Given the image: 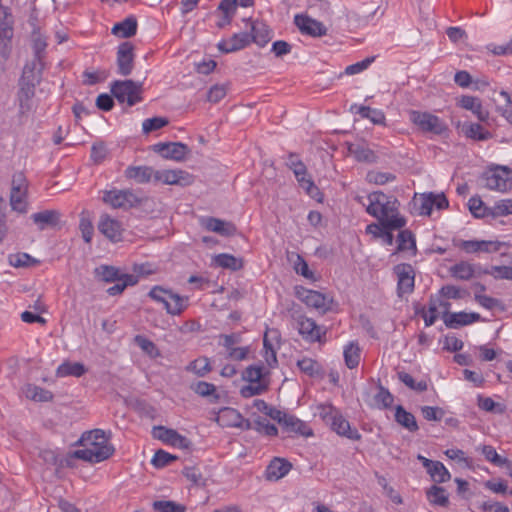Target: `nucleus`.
<instances>
[{
    "label": "nucleus",
    "instance_id": "nucleus-1",
    "mask_svg": "<svg viewBox=\"0 0 512 512\" xmlns=\"http://www.w3.org/2000/svg\"><path fill=\"white\" fill-rule=\"evenodd\" d=\"M366 212L377 218L384 228L401 229L406 225L404 217L398 214V201L381 191L368 195Z\"/></svg>",
    "mask_w": 512,
    "mask_h": 512
},
{
    "label": "nucleus",
    "instance_id": "nucleus-2",
    "mask_svg": "<svg viewBox=\"0 0 512 512\" xmlns=\"http://www.w3.org/2000/svg\"><path fill=\"white\" fill-rule=\"evenodd\" d=\"M124 175L137 184L148 183L151 180L168 185L188 186L193 183V177L182 170H154L150 166L139 165L126 168Z\"/></svg>",
    "mask_w": 512,
    "mask_h": 512
},
{
    "label": "nucleus",
    "instance_id": "nucleus-3",
    "mask_svg": "<svg viewBox=\"0 0 512 512\" xmlns=\"http://www.w3.org/2000/svg\"><path fill=\"white\" fill-rule=\"evenodd\" d=\"M80 442H85L89 447L74 451L71 457L91 463H99L108 459L114 453V447L108 443V438L101 429L83 433Z\"/></svg>",
    "mask_w": 512,
    "mask_h": 512
},
{
    "label": "nucleus",
    "instance_id": "nucleus-4",
    "mask_svg": "<svg viewBox=\"0 0 512 512\" xmlns=\"http://www.w3.org/2000/svg\"><path fill=\"white\" fill-rule=\"evenodd\" d=\"M148 197L132 189L103 191L102 201L114 209L128 210L147 202Z\"/></svg>",
    "mask_w": 512,
    "mask_h": 512
},
{
    "label": "nucleus",
    "instance_id": "nucleus-5",
    "mask_svg": "<svg viewBox=\"0 0 512 512\" xmlns=\"http://www.w3.org/2000/svg\"><path fill=\"white\" fill-rule=\"evenodd\" d=\"M111 94L119 103H127L129 107L142 101L143 83L133 80H116L110 85Z\"/></svg>",
    "mask_w": 512,
    "mask_h": 512
},
{
    "label": "nucleus",
    "instance_id": "nucleus-6",
    "mask_svg": "<svg viewBox=\"0 0 512 512\" xmlns=\"http://www.w3.org/2000/svg\"><path fill=\"white\" fill-rule=\"evenodd\" d=\"M410 120L424 133L442 135L448 131L446 123L429 112L413 110L410 112Z\"/></svg>",
    "mask_w": 512,
    "mask_h": 512
},
{
    "label": "nucleus",
    "instance_id": "nucleus-7",
    "mask_svg": "<svg viewBox=\"0 0 512 512\" xmlns=\"http://www.w3.org/2000/svg\"><path fill=\"white\" fill-rule=\"evenodd\" d=\"M483 180L488 189L507 191L512 186V169L496 165L484 172Z\"/></svg>",
    "mask_w": 512,
    "mask_h": 512
},
{
    "label": "nucleus",
    "instance_id": "nucleus-8",
    "mask_svg": "<svg viewBox=\"0 0 512 512\" xmlns=\"http://www.w3.org/2000/svg\"><path fill=\"white\" fill-rule=\"evenodd\" d=\"M296 296L308 307L314 308L322 315L333 309V298L319 291L306 289L304 287H297Z\"/></svg>",
    "mask_w": 512,
    "mask_h": 512
},
{
    "label": "nucleus",
    "instance_id": "nucleus-9",
    "mask_svg": "<svg viewBox=\"0 0 512 512\" xmlns=\"http://www.w3.org/2000/svg\"><path fill=\"white\" fill-rule=\"evenodd\" d=\"M149 149L167 160H184L190 157L189 147L181 142H160L150 146Z\"/></svg>",
    "mask_w": 512,
    "mask_h": 512
},
{
    "label": "nucleus",
    "instance_id": "nucleus-10",
    "mask_svg": "<svg viewBox=\"0 0 512 512\" xmlns=\"http://www.w3.org/2000/svg\"><path fill=\"white\" fill-rule=\"evenodd\" d=\"M296 321L298 332L305 341L309 343L323 341V338L326 335V330L317 325L313 319L300 315Z\"/></svg>",
    "mask_w": 512,
    "mask_h": 512
},
{
    "label": "nucleus",
    "instance_id": "nucleus-11",
    "mask_svg": "<svg viewBox=\"0 0 512 512\" xmlns=\"http://www.w3.org/2000/svg\"><path fill=\"white\" fill-rule=\"evenodd\" d=\"M135 46L129 42H122L118 48L116 53V64H117V72L121 76H128L132 73L134 68V54Z\"/></svg>",
    "mask_w": 512,
    "mask_h": 512
},
{
    "label": "nucleus",
    "instance_id": "nucleus-12",
    "mask_svg": "<svg viewBox=\"0 0 512 512\" xmlns=\"http://www.w3.org/2000/svg\"><path fill=\"white\" fill-rule=\"evenodd\" d=\"M394 273L397 275V293L398 296L410 294L414 290L415 272L411 264L401 263L394 267Z\"/></svg>",
    "mask_w": 512,
    "mask_h": 512
},
{
    "label": "nucleus",
    "instance_id": "nucleus-13",
    "mask_svg": "<svg viewBox=\"0 0 512 512\" xmlns=\"http://www.w3.org/2000/svg\"><path fill=\"white\" fill-rule=\"evenodd\" d=\"M290 169L293 170L299 185L313 199L321 200V193L312 179L307 176V170L303 162H291Z\"/></svg>",
    "mask_w": 512,
    "mask_h": 512
},
{
    "label": "nucleus",
    "instance_id": "nucleus-14",
    "mask_svg": "<svg viewBox=\"0 0 512 512\" xmlns=\"http://www.w3.org/2000/svg\"><path fill=\"white\" fill-rule=\"evenodd\" d=\"M294 23L302 34L309 35L311 37H321L327 34V28L325 25L308 15H296Z\"/></svg>",
    "mask_w": 512,
    "mask_h": 512
},
{
    "label": "nucleus",
    "instance_id": "nucleus-15",
    "mask_svg": "<svg viewBox=\"0 0 512 512\" xmlns=\"http://www.w3.org/2000/svg\"><path fill=\"white\" fill-rule=\"evenodd\" d=\"M153 436L167 444L181 449H188L191 441L185 436L180 435L176 430L157 426L153 428Z\"/></svg>",
    "mask_w": 512,
    "mask_h": 512
},
{
    "label": "nucleus",
    "instance_id": "nucleus-16",
    "mask_svg": "<svg viewBox=\"0 0 512 512\" xmlns=\"http://www.w3.org/2000/svg\"><path fill=\"white\" fill-rule=\"evenodd\" d=\"M333 431L338 435L344 436L351 440H360L361 435L357 429H352L348 420H346L341 414L335 412L328 418Z\"/></svg>",
    "mask_w": 512,
    "mask_h": 512
},
{
    "label": "nucleus",
    "instance_id": "nucleus-17",
    "mask_svg": "<svg viewBox=\"0 0 512 512\" xmlns=\"http://www.w3.org/2000/svg\"><path fill=\"white\" fill-rule=\"evenodd\" d=\"M481 320V316L476 312H455L443 314V321L448 328L457 329L462 326L472 324Z\"/></svg>",
    "mask_w": 512,
    "mask_h": 512
},
{
    "label": "nucleus",
    "instance_id": "nucleus-18",
    "mask_svg": "<svg viewBox=\"0 0 512 512\" xmlns=\"http://www.w3.org/2000/svg\"><path fill=\"white\" fill-rule=\"evenodd\" d=\"M251 43L248 32L235 33L229 40H221L217 47L222 53H232L244 49Z\"/></svg>",
    "mask_w": 512,
    "mask_h": 512
},
{
    "label": "nucleus",
    "instance_id": "nucleus-19",
    "mask_svg": "<svg viewBox=\"0 0 512 512\" xmlns=\"http://www.w3.org/2000/svg\"><path fill=\"white\" fill-rule=\"evenodd\" d=\"M99 231L111 241H119L122 236L121 223L108 215H102L98 223Z\"/></svg>",
    "mask_w": 512,
    "mask_h": 512
},
{
    "label": "nucleus",
    "instance_id": "nucleus-20",
    "mask_svg": "<svg viewBox=\"0 0 512 512\" xmlns=\"http://www.w3.org/2000/svg\"><path fill=\"white\" fill-rule=\"evenodd\" d=\"M31 219L37 225L39 230L56 227L61 219V213L58 210H43L31 215Z\"/></svg>",
    "mask_w": 512,
    "mask_h": 512
},
{
    "label": "nucleus",
    "instance_id": "nucleus-21",
    "mask_svg": "<svg viewBox=\"0 0 512 512\" xmlns=\"http://www.w3.org/2000/svg\"><path fill=\"white\" fill-rule=\"evenodd\" d=\"M202 225L207 230L215 232L221 236H233L237 232V228L233 223L214 217H207L203 219Z\"/></svg>",
    "mask_w": 512,
    "mask_h": 512
},
{
    "label": "nucleus",
    "instance_id": "nucleus-22",
    "mask_svg": "<svg viewBox=\"0 0 512 512\" xmlns=\"http://www.w3.org/2000/svg\"><path fill=\"white\" fill-rule=\"evenodd\" d=\"M19 90L17 92V100L19 102V111L25 114L32 109V100L35 96V88L37 85L33 83H18Z\"/></svg>",
    "mask_w": 512,
    "mask_h": 512
},
{
    "label": "nucleus",
    "instance_id": "nucleus-23",
    "mask_svg": "<svg viewBox=\"0 0 512 512\" xmlns=\"http://www.w3.org/2000/svg\"><path fill=\"white\" fill-rule=\"evenodd\" d=\"M43 68V62H38V59L31 60L24 66L19 82L38 85L41 82Z\"/></svg>",
    "mask_w": 512,
    "mask_h": 512
},
{
    "label": "nucleus",
    "instance_id": "nucleus-24",
    "mask_svg": "<svg viewBox=\"0 0 512 512\" xmlns=\"http://www.w3.org/2000/svg\"><path fill=\"white\" fill-rule=\"evenodd\" d=\"M459 105L466 110H470L481 122H486L489 118V112L483 108L480 99L477 97L462 96Z\"/></svg>",
    "mask_w": 512,
    "mask_h": 512
},
{
    "label": "nucleus",
    "instance_id": "nucleus-25",
    "mask_svg": "<svg viewBox=\"0 0 512 512\" xmlns=\"http://www.w3.org/2000/svg\"><path fill=\"white\" fill-rule=\"evenodd\" d=\"M281 426L288 433H296L305 437L313 435L312 430L307 426V424L294 415L286 414Z\"/></svg>",
    "mask_w": 512,
    "mask_h": 512
},
{
    "label": "nucleus",
    "instance_id": "nucleus-26",
    "mask_svg": "<svg viewBox=\"0 0 512 512\" xmlns=\"http://www.w3.org/2000/svg\"><path fill=\"white\" fill-rule=\"evenodd\" d=\"M292 464L283 458H274L266 469V477L268 480H279L283 478L291 470Z\"/></svg>",
    "mask_w": 512,
    "mask_h": 512
},
{
    "label": "nucleus",
    "instance_id": "nucleus-27",
    "mask_svg": "<svg viewBox=\"0 0 512 512\" xmlns=\"http://www.w3.org/2000/svg\"><path fill=\"white\" fill-rule=\"evenodd\" d=\"M246 21V19H244ZM248 22H250V39L251 42L256 43L260 47H264L269 41H270V30L268 26L260 21H251L250 19H247Z\"/></svg>",
    "mask_w": 512,
    "mask_h": 512
},
{
    "label": "nucleus",
    "instance_id": "nucleus-28",
    "mask_svg": "<svg viewBox=\"0 0 512 512\" xmlns=\"http://www.w3.org/2000/svg\"><path fill=\"white\" fill-rule=\"evenodd\" d=\"M243 416L241 413L231 407H224L220 409L216 417L217 423L222 427H237L242 423Z\"/></svg>",
    "mask_w": 512,
    "mask_h": 512
},
{
    "label": "nucleus",
    "instance_id": "nucleus-29",
    "mask_svg": "<svg viewBox=\"0 0 512 512\" xmlns=\"http://www.w3.org/2000/svg\"><path fill=\"white\" fill-rule=\"evenodd\" d=\"M394 418L400 426L411 433H415L419 430L415 416L408 412L402 405L396 406Z\"/></svg>",
    "mask_w": 512,
    "mask_h": 512
},
{
    "label": "nucleus",
    "instance_id": "nucleus-30",
    "mask_svg": "<svg viewBox=\"0 0 512 512\" xmlns=\"http://www.w3.org/2000/svg\"><path fill=\"white\" fill-rule=\"evenodd\" d=\"M460 132L467 138L484 141L492 137V134L478 123L465 122L459 126Z\"/></svg>",
    "mask_w": 512,
    "mask_h": 512
},
{
    "label": "nucleus",
    "instance_id": "nucleus-31",
    "mask_svg": "<svg viewBox=\"0 0 512 512\" xmlns=\"http://www.w3.org/2000/svg\"><path fill=\"white\" fill-rule=\"evenodd\" d=\"M347 157H352L355 160H372L376 156L374 152L364 142L347 143L346 147Z\"/></svg>",
    "mask_w": 512,
    "mask_h": 512
},
{
    "label": "nucleus",
    "instance_id": "nucleus-32",
    "mask_svg": "<svg viewBox=\"0 0 512 512\" xmlns=\"http://www.w3.org/2000/svg\"><path fill=\"white\" fill-rule=\"evenodd\" d=\"M111 32L120 38H130L137 32V19L134 16H129L123 21L116 23Z\"/></svg>",
    "mask_w": 512,
    "mask_h": 512
},
{
    "label": "nucleus",
    "instance_id": "nucleus-33",
    "mask_svg": "<svg viewBox=\"0 0 512 512\" xmlns=\"http://www.w3.org/2000/svg\"><path fill=\"white\" fill-rule=\"evenodd\" d=\"M432 192L415 195L412 200L413 209L419 215L429 216L433 209Z\"/></svg>",
    "mask_w": 512,
    "mask_h": 512
},
{
    "label": "nucleus",
    "instance_id": "nucleus-34",
    "mask_svg": "<svg viewBox=\"0 0 512 512\" xmlns=\"http://www.w3.org/2000/svg\"><path fill=\"white\" fill-rule=\"evenodd\" d=\"M427 500L431 505L440 506V507H448L449 506V497L445 490V488L433 485L426 491Z\"/></svg>",
    "mask_w": 512,
    "mask_h": 512
},
{
    "label": "nucleus",
    "instance_id": "nucleus-35",
    "mask_svg": "<svg viewBox=\"0 0 512 512\" xmlns=\"http://www.w3.org/2000/svg\"><path fill=\"white\" fill-rule=\"evenodd\" d=\"M94 274L98 279L106 283H112L116 280H121V277L127 273H123L120 269L114 266L101 265L95 268Z\"/></svg>",
    "mask_w": 512,
    "mask_h": 512
},
{
    "label": "nucleus",
    "instance_id": "nucleus-36",
    "mask_svg": "<svg viewBox=\"0 0 512 512\" xmlns=\"http://www.w3.org/2000/svg\"><path fill=\"white\" fill-rule=\"evenodd\" d=\"M23 393L26 398L37 402H47L53 398V394L49 390L34 384L25 385Z\"/></svg>",
    "mask_w": 512,
    "mask_h": 512
},
{
    "label": "nucleus",
    "instance_id": "nucleus-37",
    "mask_svg": "<svg viewBox=\"0 0 512 512\" xmlns=\"http://www.w3.org/2000/svg\"><path fill=\"white\" fill-rule=\"evenodd\" d=\"M360 347L355 341L349 342L343 351L344 361L349 369H354L359 365L360 362Z\"/></svg>",
    "mask_w": 512,
    "mask_h": 512
},
{
    "label": "nucleus",
    "instance_id": "nucleus-38",
    "mask_svg": "<svg viewBox=\"0 0 512 512\" xmlns=\"http://www.w3.org/2000/svg\"><path fill=\"white\" fill-rule=\"evenodd\" d=\"M39 456L46 464L54 466L57 469L71 465V456L63 458L60 457L55 451L50 449L42 450Z\"/></svg>",
    "mask_w": 512,
    "mask_h": 512
},
{
    "label": "nucleus",
    "instance_id": "nucleus-39",
    "mask_svg": "<svg viewBox=\"0 0 512 512\" xmlns=\"http://www.w3.org/2000/svg\"><path fill=\"white\" fill-rule=\"evenodd\" d=\"M397 252L410 250L415 255L417 252L416 240L410 230H401L397 237Z\"/></svg>",
    "mask_w": 512,
    "mask_h": 512
},
{
    "label": "nucleus",
    "instance_id": "nucleus-40",
    "mask_svg": "<svg viewBox=\"0 0 512 512\" xmlns=\"http://www.w3.org/2000/svg\"><path fill=\"white\" fill-rule=\"evenodd\" d=\"M116 283L107 289L110 296L121 294L127 287L134 286L138 283V276L135 274H126L121 277V280H116Z\"/></svg>",
    "mask_w": 512,
    "mask_h": 512
},
{
    "label": "nucleus",
    "instance_id": "nucleus-41",
    "mask_svg": "<svg viewBox=\"0 0 512 512\" xmlns=\"http://www.w3.org/2000/svg\"><path fill=\"white\" fill-rule=\"evenodd\" d=\"M449 271L452 277L459 280H469L475 273L474 266L465 261H461L451 266Z\"/></svg>",
    "mask_w": 512,
    "mask_h": 512
},
{
    "label": "nucleus",
    "instance_id": "nucleus-42",
    "mask_svg": "<svg viewBox=\"0 0 512 512\" xmlns=\"http://www.w3.org/2000/svg\"><path fill=\"white\" fill-rule=\"evenodd\" d=\"M186 370L193 372L198 377H204L212 371L210 359L206 356L199 357L191 361L187 366Z\"/></svg>",
    "mask_w": 512,
    "mask_h": 512
},
{
    "label": "nucleus",
    "instance_id": "nucleus-43",
    "mask_svg": "<svg viewBox=\"0 0 512 512\" xmlns=\"http://www.w3.org/2000/svg\"><path fill=\"white\" fill-rule=\"evenodd\" d=\"M170 303L166 304V312L170 315H180L188 307V297L172 292Z\"/></svg>",
    "mask_w": 512,
    "mask_h": 512
},
{
    "label": "nucleus",
    "instance_id": "nucleus-44",
    "mask_svg": "<svg viewBox=\"0 0 512 512\" xmlns=\"http://www.w3.org/2000/svg\"><path fill=\"white\" fill-rule=\"evenodd\" d=\"M214 261L217 266L231 269L234 271L239 270L243 267V262L241 259L226 253L215 256Z\"/></svg>",
    "mask_w": 512,
    "mask_h": 512
},
{
    "label": "nucleus",
    "instance_id": "nucleus-45",
    "mask_svg": "<svg viewBox=\"0 0 512 512\" xmlns=\"http://www.w3.org/2000/svg\"><path fill=\"white\" fill-rule=\"evenodd\" d=\"M86 369L81 363H70L66 362L61 364L57 368V376L66 377V376H75L80 377L85 373Z\"/></svg>",
    "mask_w": 512,
    "mask_h": 512
},
{
    "label": "nucleus",
    "instance_id": "nucleus-46",
    "mask_svg": "<svg viewBox=\"0 0 512 512\" xmlns=\"http://www.w3.org/2000/svg\"><path fill=\"white\" fill-rule=\"evenodd\" d=\"M436 483H444L450 480L451 474L440 461H434L427 472Z\"/></svg>",
    "mask_w": 512,
    "mask_h": 512
},
{
    "label": "nucleus",
    "instance_id": "nucleus-47",
    "mask_svg": "<svg viewBox=\"0 0 512 512\" xmlns=\"http://www.w3.org/2000/svg\"><path fill=\"white\" fill-rule=\"evenodd\" d=\"M391 230L392 229L384 228L380 222H379V224H376V223L369 224L366 227V232L368 234H373L377 238H383L384 242L387 245H392L393 241H394V236H393Z\"/></svg>",
    "mask_w": 512,
    "mask_h": 512
},
{
    "label": "nucleus",
    "instance_id": "nucleus-48",
    "mask_svg": "<svg viewBox=\"0 0 512 512\" xmlns=\"http://www.w3.org/2000/svg\"><path fill=\"white\" fill-rule=\"evenodd\" d=\"M27 189H19V191H11L10 205L13 210L19 213H25L27 210Z\"/></svg>",
    "mask_w": 512,
    "mask_h": 512
},
{
    "label": "nucleus",
    "instance_id": "nucleus-49",
    "mask_svg": "<svg viewBox=\"0 0 512 512\" xmlns=\"http://www.w3.org/2000/svg\"><path fill=\"white\" fill-rule=\"evenodd\" d=\"M152 507L157 512H186L187 507L183 504L171 500H157L152 503Z\"/></svg>",
    "mask_w": 512,
    "mask_h": 512
},
{
    "label": "nucleus",
    "instance_id": "nucleus-50",
    "mask_svg": "<svg viewBox=\"0 0 512 512\" xmlns=\"http://www.w3.org/2000/svg\"><path fill=\"white\" fill-rule=\"evenodd\" d=\"M253 430L266 436H276L278 434L277 427L266 418L260 416L254 420Z\"/></svg>",
    "mask_w": 512,
    "mask_h": 512
},
{
    "label": "nucleus",
    "instance_id": "nucleus-51",
    "mask_svg": "<svg viewBox=\"0 0 512 512\" xmlns=\"http://www.w3.org/2000/svg\"><path fill=\"white\" fill-rule=\"evenodd\" d=\"M478 406L486 412H493L496 414H503L506 410L505 405L495 402L491 397H478Z\"/></svg>",
    "mask_w": 512,
    "mask_h": 512
},
{
    "label": "nucleus",
    "instance_id": "nucleus-52",
    "mask_svg": "<svg viewBox=\"0 0 512 512\" xmlns=\"http://www.w3.org/2000/svg\"><path fill=\"white\" fill-rule=\"evenodd\" d=\"M9 262L14 267H31L39 263V261L27 253H16L9 256Z\"/></svg>",
    "mask_w": 512,
    "mask_h": 512
},
{
    "label": "nucleus",
    "instance_id": "nucleus-53",
    "mask_svg": "<svg viewBox=\"0 0 512 512\" xmlns=\"http://www.w3.org/2000/svg\"><path fill=\"white\" fill-rule=\"evenodd\" d=\"M374 401H375V403H376L378 408H380V409H387V408L391 407V405H392V403L394 401V397L389 392L388 389H386L382 385H379L378 392L374 396Z\"/></svg>",
    "mask_w": 512,
    "mask_h": 512
},
{
    "label": "nucleus",
    "instance_id": "nucleus-54",
    "mask_svg": "<svg viewBox=\"0 0 512 512\" xmlns=\"http://www.w3.org/2000/svg\"><path fill=\"white\" fill-rule=\"evenodd\" d=\"M470 212L477 218L491 216V207H485L480 197H471L468 202Z\"/></svg>",
    "mask_w": 512,
    "mask_h": 512
},
{
    "label": "nucleus",
    "instance_id": "nucleus-55",
    "mask_svg": "<svg viewBox=\"0 0 512 512\" xmlns=\"http://www.w3.org/2000/svg\"><path fill=\"white\" fill-rule=\"evenodd\" d=\"M191 389L198 395L202 397L213 396L215 399H218L219 396L216 393V386L212 383H208L205 381H198L191 385Z\"/></svg>",
    "mask_w": 512,
    "mask_h": 512
},
{
    "label": "nucleus",
    "instance_id": "nucleus-56",
    "mask_svg": "<svg viewBox=\"0 0 512 512\" xmlns=\"http://www.w3.org/2000/svg\"><path fill=\"white\" fill-rule=\"evenodd\" d=\"M172 290L164 289L161 286H154L148 293V296L156 302L162 303L166 309V304L170 303Z\"/></svg>",
    "mask_w": 512,
    "mask_h": 512
},
{
    "label": "nucleus",
    "instance_id": "nucleus-57",
    "mask_svg": "<svg viewBox=\"0 0 512 512\" xmlns=\"http://www.w3.org/2000/svg\"><path fill=\"white\" fill-rule=\"evenodd\" d=\"M298 368L306 375L313 377L320 372V365L312 358H303L297 361Z\"/></svg>",
    "mask_w": 512,
    "mask_h": 512
},
{
    "label": "nucleus",
    "instance_id": "nucleus-58",
    "mask_svg": "<svg viewBox=\"0 0 512 512\" xmlns=\"http://www.w3.org/2000/svg\"><path fill=\"white\" fill-rule=\"evenodd\" d=\"M489 212L494 218L512 214V199H504L496 202Z\"/></svg>",
    "mask_w": 512,
    "mask_h": 512
},
{
    "label": "nucleus",
    "instance_id": "nucleus-59",
    "mask_svg": "<svg viewBox=\"0 0 512 512\" xmlns=\"http://www.w3.org/2000/svg\"><path fill=\"white\" fill-rule=\"evenodd\" d=\"M399 380L404 383L407 387L417 392H423L427 390L426 381L416 382L414 378L406 372H398Z\"/></svg>",
    "mask_w": 512,
    "mask_h": 512
},
{
    "label": "nucleus",
    "instance_id": "nucleus-60",
    "mask_svg": "<svg viewBox=\"0 0 512 512\" xmlns=\"http://www.w3.org/2000/svg\"><path fill=\"white\" fill-rule=\"evenodd\" d=\"M134 340L135 343L150 357L156 358L160 355L156 345L148 338L141 335H137Z\"/></svg>",
    "mask_w": 512,
    "mask_h": 512
},
{
    "label": "nucleus",
    "instance_id": "nucleus-61",
    "mask_svg": "<svg viewBox=\"0 0 512 512\" xmlns=\"http://www.w3.org/2000/svg\"><path fill=\"white\" fill-rule=\"evenodd\" d=\"M439 294L447 299H462L469 296V292L454 285L443 286Z\"/></svg>",
    "mask_w": 512,
    "mask_h": 512
},
{
    "label": "nucleus",
    "instance_id": "nucleus-62",
    "mask_svg": "<svg viewBox=\"0 0 512 512\" xmlns=\"http://www.w3.org/2000/svg\"><path fill=\"white\" fill-rule=\"evenodd\" d=\"M482 453L485 456L486 460L497 465V466H503L509 464V460L507 458L501 457L494 447L490 445H484L482 447Z\"/></svg>",
    "mask_w": 512,
    "mask_h": 512
},
{
    "label": "nucleus",
    "instance_id": "nucleus-63",
    "mask_svg": "<svg viewBox=\"0 0 512 512\" xmlns=\"http://www.w3.org/2000/svg\"><path fill=\"white\" fill-rule=\"evenodd\" d=\"M176 459H177V457L175 455H172V454L160 449L155 452L151 463L156 468H162V467L169 465L171 462L175 461Z\"/></svg>",
    "mask_w": 512,
    "mask_h": 512
},
{
    "label": "nucleus",
    "instance_id": "nucleus-64",
    "mask_svg": "<svg viewBox=\"0 0 512 512\" xmlns=\"http://www.w3.org/2000/svg\"><path fill=\"white\" fill-rule=\"evenodd\" d=\"M263 367L259 365L248 366L243 372V379L249 383H261Z\"/></svg>",
    "mask_w": 512,
    "mask_h": 512
}]
</instances>
